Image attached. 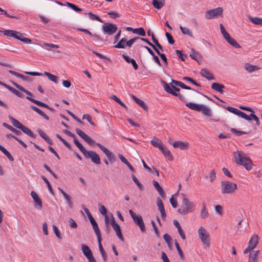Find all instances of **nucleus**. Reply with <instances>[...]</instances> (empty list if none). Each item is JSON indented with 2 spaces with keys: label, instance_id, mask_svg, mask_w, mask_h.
I'll return each instance as SVG.
<instances>
[{
  "label": "nucleus",
  "instance_id": "nucleus-1",
  "mask_svg": "<svg viewBox=\"0 0 262 262\" xmlns=\"http://www.w3.org/2000/svg\"><path fill=\"white\" fill-rule=\"evenodd\" d=\"M234 162L237 165H242L247 170H250L253 167V163L250 158L247 156L245 153L237 150L233 153Z\"/></svg>",
  "mask_w": 262,
  "mask_h": 262
},
{
  "label": "nucleus",
  "instance_id": "nucleus-2",
  "mask_svg": "<svg viewBox=\"0 0 262 262\" xmlns=\"http://www.w3.org/2000/svg\"><path fill=\"white\" fill-rule=\"evenodd\" d=\"M161 83L163 84L165 91L167 93L170 94L174 96L178 97L181 101L185 102L186 103H187L186 98L184 96L180 93H177V92H179L180 91V89L179 88L173 85L172 83H170L171 85L170 86L163 80L161 81Z\"/></svg>",
  "mask_w": 262,
  "mask_h": 262
},
{
  "label": "nucleus",
  "instance_id": "nucleus-3",
  "mask_svg": "<svg viewBox=\"0 0 262 262\" xmlns=\"http://www.w3.org/2000/svg\"><path fill=\"white\" fill-rule=\"evenodd\" d=\"M195 209V205L192 202L189 201L186 198H183L181 208L178 210V212L182 214L186 215L192 212Z\"/></svg>",
  "mask_w": 262,
  "mask_h": 262
},
{
  "label": "nucleus",
  "instance_id": "nucleus-4",
  "mask_svg": "<svg viewBox=\"0 0 262 262\" xmlns=\"http://www.w3.org/2000/svg\"><path fill=\"white\" fill-rule=\"evenodd\" d=\"M186 106L192 110L198 112H202L203 114L208 117L212 116V112L210 108L203 104H198L192 102H187Z\"/></svg>",
  "mask_w": 262,
  "mask_h": 262
},
{
  "label": "nucleus",
  "instance_id": "nucleus-5",
  "mask_svg": "<svg viewBox=\"0 0 262 262\" xmlns=\"http://www.w3.org/2000/svg\"><path fill=\"white\" fill-rule=\"evenodd\" d=\"M221 192L222 194H232L237 189L236 183L229 181H223L221 182Z\"/></svg>",
  "mask_w": 262,
  "mask_h": 262
},
{
  "label": "nucleus",
  "instance_id": "nucleus-6",
  "mask_svg": "<svg viewBox=\"0 0 262 262\" xmlns=\"http://www.w3.org/2000/svg\"><path fill=\"white\" fill-rule=\"evenodd\" d=\"M4 34L7 36L13 37L25 43H31V40L24 37V34L13 30H6L4 31Z\"/></svg>",
  "mask_w": 262,
  "mask_h": 262
},
{
  "label": "nucleus",
  "instance_id": "nucleus-7",
  "mask_svg": "<svg viewBox=\"0 0 262 262\" xmlns=\"http://www.w3.org/2000/svg\"><path fill=\"white\" fill-rule=\"evenodd\" d=\"M223 107L225 109H226L228 111L230 112V113H232L234 114H235L237 115L238 116H239L242 117V118L245 119L246 120L248 121H251L252 120V117H251V115L250 116L247 115L243 112H242L239 110H238L237 108H235L234 107H233L232 106H223Z\"/></svg>",
  "mask_w": 262,
  "mask_h": 262
},
{
  "label": "nucleus",
  "instance_id": "nucleus-8",
  "mask_svg": "<svg viewBox=\"0 0 262 262\" xmlns=\"http://www.w3.org/2000/svg\"><path fill=\"white\" fill-rule=\"evenodd\" d=\"M83 155L86 158H90L92 161L96 164H100V158L99 155L94 151H87L86 149L82 152Z\"/></svg>",
  "mask_w": 262,
  "mask_h": 262
},
{
  "label": "nucleus",
  "instance_id": "nucleus-9",
  "mask_svg": "<svg viewBox=\"0 0 262 262\" xmlns=\"http://www.w3.org/2000/svg\"><path fill=\"white\" fill-rule=\"evenodd\" d=\"M198 233L201 242L204 244L209 246L210 244L209 234L206 230L203 227H201L198 230Z\"/></svg>",
  "mask_w": 262,
  "mask_h": 262
},
{
  "label": "nucleus",
  "instance_id": "nucleus-10",
  "mask_svg": "<svg viewBox=\"0 0 262 262\" xmlns=\"http://www.w3.org/2000/svg\"><path fill=\"white\" fill-rule=\"evenodd\" d=\"M258 236L257 235H252L249 242L248 247L244 251V254H246L254 249L258 243Z\"/></svg>",
  "mask_w": 262,
  "mask_h": 262
},
{
  "label": "nucleus",
  "instance_id": "nucleus-11",
  "mask_svg": "<svg viewBox=\"0 0 262 262\" xmlns=\"http://www.w3.org/2000/svg\"><path fill=\"white\" fill-rule=\"evenodd\" d=\"M223 12V9L222 7H217L215 9L210 10L206 12V18L210 19L222 16Z\"/></svg>",
  "mask_w": 262,
  "mask_h": 262
},
{
  "label": "nucleus",
  "instance_id": "nucleus-12",
  "mask_svg": "<svg viewBox=\"0 0 262 262\" xmlns=\"http://www.w3.org/2000/svg\"><path fill=\"white\" fill-rule=\"evenodd\" d=\"M102 30L104 33L111 35L116 32L117 27L114 24L107 23L102 26Z\"/></svg>",
  "mask_w": 262,
  "mask_h": 262
},
{
  "label": "nucleus",
  "instance_id": "nucleus-13",
  "mask_svg": "<svg viewBox=\"0 0 262 262\" xmlns=\"http://www.w3.org/2000/svg\"><path fill=\"white\" fill-rule=\"evenodd\" d=\"M81 250L84 255L88 259L89 262H97L93 255V253L89 247L84 244L81 245Z\"/></svg>",
  "mask_w": 262,
  "mask_h": 262
},
{
  "label": "nucleus",
  "instance_id": "nucleus-14",
  "mask_svg": "<svg viewBox=\"0 0 262 262\" xmlns=\"http://www.w3.org/2000/svg\"><path fill=\"white\" fill-rule=\"evenodd\" d=\"M96 145L105 154L111 163H113L116 161L115 156L107 148L99 143H97Z\"/></svg>",
  "mask_w": 262,
  "mask_h": 262
},
{
  "label": "nucleus",
  "instance_id": "nucleus-15",
  "mask_svg": "<svg viewBox=\"0 0 262 262\" xmlns=\"http://www.w3.org/2000/svg\"><path fill=\"white\" fill-rule=\"evenodd\" d=\"M75 130L76 133L89 145L95 144V141L81 129L76 128Z\"/></svg>",
  "mask_w": 262,
  "mask_h": 262
},
{
  "label": "nucleus",
  "instance_id": "nucleus-16",
  "mask_svg": "<svg viewBox=\"0 0 262 262\" xmlns=\"http://www.w3.org/2000/svg\"><path fill=\"white\" fill-rule=\"evenodd\" d=\"M31 195L35 202V206L37 207L38 209L40 210L42 207V204L38 194L35 191H32L31 192Z\"/></svg>",
  "mask_w": 262,
  "mask_h": 262
},
{
  "label": "nucleus",
  "instance_id": "nucleus-17",
  "mask_svg": "<svg viewBox=\"0 0 262 262\" xmlns=\"http://www.w3.org/2000/svg\"><path fill=\"white\" fill-rule=\"evenodd\" d=\"M135 223L137 224L141 231L144 232L145 230V226L143 222L142 217L140 215H136L135 219H133Z\"/></svg>",
  "mask_w": 262,
  "mask_h": 262
},
{
  "label": "nucleus",
  "instance_id": "nucleus-18",
  "mask_svg": "<svg viewBox=\"0 0 262 262\" xmlns=\"http://www.w3.org/2000/svg\"><path fill=\"white\" fill-rule=\"evenodd\" d=\"M157 205L158 209L161 213V217L163 219L165 220L166 216V212L164 209V206L162 200L160 198L157 199Z\"/></svg>",
  "mask_w": 262,
  "mask_h": 262
},
{
  "label": "nucleus",
  "instance_id": "nucleus-19",
  "mask_svg": "<svg viewBox=\"0 0 262 262\" xmlns=\"http://www.w3.org/2000/svg\"><path fill=\"white\" fill-rule=\"evenodd\" d=\"M200 74L208 80H214V77L207 69H203L200 72Z\"/></svg>",
  "mask_w": 262,
  "mask_h": 262
},
{
  "label": "nucleus",
  "instance_id": "nucleus-20",
  "mask_svg": "<svg viewBox=\"0 0 262 262\" xmlns=\"http://www.w3.org/2000/svg\"><path fill=\"white\" fill-rule=\"evenodd\" d=\"M26 98L30 100L31 102L36 104V105H38V106H42V107H46V108H48L49 110H51L52 111L53 109L52 108H51V107H50L48 104L43 103V102H42L39 100H35L29 96H27L26 97Z\"/></svg>",
  "mask_w": 262,
  "mask_h": 262
},
{
  "label": "nucleus",
  "instance_id": "nucleus-21",
  "mask_svg": "<svg viewBox=\"0 0 262 262\" xmlns=\"http://www.w3.org/2000/svg\"><path fill=\"white\" fill-rule=\"evenodd\" d=\"M190 57L196 61L199 64H200V62L202 61V59L201 54L193 49L191 50Z\"/></svg>",
  "mask_w": 262,
  "mask_h": 262
},
{
  "label": "nucleus",
  "instance_id": "nucleus-22",
  "mask_svg": "<svg viewBox=\"0 0 262 262\" xmlns=\"http://www.w3.org/2000/svg\"><path fill=\"white\" fill-rule=\"evenodd\" d=\"M152 184L156 189L158 192L159 194L160 195V196L163 199H164L165 198V192L163 189L160 186L159 183L157 181L154 180L152 181Z\"/></svg>",
  "mask_w": 262,
  "mask_h": 262
},
{
  "label": "nucleus",
  "instance_id": "nucleus-23",
  "mask_svg": "<svg viewBox=\"0 0 262 262\" xmlns=\"http://www.w3.org/2000/svg\"><path fill=\"white\" fill-rule=\"evenodd\" d=\"M163 155L167 158L169 160L172 161L173 160V156L170 152V150L167 149L165 145L162 147V148L160 149Z\"/></svg>",
  "mask_w": 262,
  "mask_h": 262
},
{
  "label": "nucleus",
  "instance_id": "nucleus-24",
  "mask_svg": "<svg viewBox=\"0 0 262 262\" xmlns=\"http://www.w3.org/2000/svg\"><path fill=\"white\" fill-rule=\"evenodd\" d=\"M172 145L174 148L179 147L182 150H185L187 148L188 143L182 141H176L173 143Z\"/></svg>",
  "mask_w": 262,
  "mask_h": 262
},
{
  "label": "nucleus",
  "instance_id": "nucleus-25",
  "mask_svg": "<svg viewBox=\"0 0 262 262\" xmlns=\"http://www.w3.org/2000/svg\"><path fill=\"white\" fill-rule=\"evenodd\" d=\"M211 88L216 92H219L221 94H223L224 91L223 89L225 88V86L223 84L214 82L211 84Z\"/></svg>",
  "mask_w": 262,
  "mask_h": 262
},
{
  "label": "nucleus",
  "instance_id": "nucleus-26",
  "mask_svg": "<svg viewBox=\"0 0 262 262\" xmlns=\"http://www.w3.org/2000/svg\"><path fill=\"white\" fill-rule=\"evenodd\" d=\"M225 39L226 40L228 43H229L233 47L235 48H241L239 44L233 38L231 37L230 35L226 37Z\"/></svg>",
  "mask_w": 262,
  "mask_h": 262
},
{
  "label": "nucleus",
  "instance_id": "nucleus-27",
  "mask_svg": "<svg viewBox=\"0 0 262 262\" xmlns=\"http://www.w3.org/2000/svg\"><path fill=\"white\" fill-rule=\"evenodd\" d=\"M122 57H123V58L124 59V60L127 62V63H130L134 69L135 70H137L138 68V64L136 63V61H135V60L133 58H130L127 55H124V54H123L122 55Z\"/></svg>",
  "mask_w": 262,
  "mask_h": 262
},
{
  "label": "nucleus",
  "instance_id": "nucleus-28",
  "mask_svg": "<svg viewBox=\"0 0 262 262\" xmlns=\"http://www.w3.org/2000/svg\"><path fill=\"white\" fill-rule=\"evenodd\" d=\"M9 73L15 76L16 77L18 78H21L23 80L27 81H31V78L27 76H24L19 73H17L15 71H12V70H9Z\"/></svg>",
  "mask_w": 262,
  "mask_h": 262
},
{
  "label": "nucleus",
  "instance_id": "nucleus-29",
  "mask_svg": "<svg viewBox=\"0 0 262 262\" xmlns=\"http://www.w3.org/2000/svg\"><path fill=\"white\" fill-rule=\"evenodd\" d=\"M245 69L249 73H252L261 69L260 67L247 63L245 65Z\"/></svg>",
  "mask_w": 262,
  "mask_h": 262
},
{
  "label": "nucleus",
  "instance_id": "nucleus-30",
  "mask_svg": "<svg viewBox=\"0 0 262 262\" xmlns=\"http://www.w3.org/2000/svg\"><path fill=\"white\" fill-rule=\"evenodd\" d=\"M38 133H39V135L49 144L52 145L53 144V141L52 140L49 138V137L45 133H44L41 129H38L37 130Z\"/></svg>",
  "mask_w": 262,
  "mask_h": 262
},
{
  "label": "nucleus",
  "instance_id": "nucleus-31",
  "mask_svg": "<svg viewBox=\"0 0 262 262\" xmlns=\"http://www.w3.org/2000/svg\"><path fill=\"white\" fill-rule=\"evenodd\" d=\"M150 143L152 146L158 148L159 149L162 148V147L164 145L163 144L161 141L157 138H154V139L150 141Z\"/></svg>",
  "mask_w": 262,
  "mask_h": 262
},
{
  "label": "nucleus",
  "instance_id": "nucleus-32",
  "mask_svg": "<svg viewBox=\"0 0 262 262\" xmlns=\"http://www.w3.org/2000/svg\"><path fill=\"white\" fill-rule=\"evenodd\" d=\"M152 4L155 8L160 9L165 4V0H152Z\"/></svg>",
  "mask_w": 262,
  "mask_h": 262
},
{
  "label": "nucleus",
  "instance_id": "nucleus-33",
  "mask_svg": "<svg viewBox=\"0 0 262 262\" xmlns=\"http://www.w3.org/2000/svg\"><path fill=\"white\" fill-rule=\"evenodd\" d=\"M31 108L37 113L39 115H40L41 116H42L44 119H45L46 120H49V117L45 114L41 110H40L39 108L37 107L36 106L34 105H31L30 106Z\"/></svg>",
  "mask_w": 262,
  "mask_h": 262
},
{
  "label": "nucleus",
  "instance_id": "nucleus-34",
  "mask_svg": "<svg viewBox=\"0 0 262 262\" xmlns=\"http://www.w3.org/2000/svg\"><path fill=\"white\" fill-rule=\"evenodd\" d=\"M259 251H255L253 253H251L249 255V262H256L258 258V254Z\"/></svg>",
  "mask_w": 262,
  "mask_h": 262
},
{
  "label": "nucleus",
  "instance_id": "nucleus-35",
  "mask_svg": "<svg viewBox=\"0 0 262 262\" xmlns=\"http://www.w3.org/2000/svg\"><path fill=\"white\" fill-rule=\"evenodd\" d=\"M113 228L116 232V235L118 236V237L120 239V240L122 242H123L124 237L122 235L120 226L118 224L117 225L114 227Z\"/></svg>",
  "mask_w": 262,
  "mask_h": 262
},
{
  "label": "nucleus",
  "instance_id": "nucleus-36",
  "mask_svg": "<svg viewBox=\"0 0 262 262\" xmlns=\"http://www.w3.org/2000/svg\"><path fill=\"white\" fill-rule=\"evenodd\" d=\"M9 119L11 120L12 124L17 128H18L19 129H21V128L23 127V125L20 122H19L18 120L14 118L13 117L9 116Z\"/></svg>",
  "mask_w": 262,
  "mask_h": 262
},
{
  "label": "nucleus",
  "instance_id": "nucleus-37",
  "mask_svg": "<svg viewBox=\"0 0 262 262\" xmlns=\"http://www.w3.org/2000/svg\"><path fill=\"white\" fill-rule=\"evenodd\" d=\"M170 83H172V84H175V85H176L177 86H180L181 88H182L183 89H185V90H192V89L191 88H190L189 86H187L186 84H185L183 82H182L181 81H177V80H175L172 79L171 80V82Z\"/></svg>",
  "mask_w": 262,
  "mask_h": 262
},
{
  "label": "nucleus",
  "instance_id": "nucleus-38",
  "mask_svg": "<svg viewBox=\"0 0 262 262\" xmlns=\"http://www.w3.org/2000/svg\"><path fill=\"white\" fill-rule=\"evenodd\" d=\"M20 130L28 136L33 138H35L36 137V135L31 131V130L24 125H23Z\"/></svg>",
  "mask_w": 262,
  "mask_h": 262
},
{
  "label": "nucleus",
  "instance_id": "nucleus-39",
  "mask_svg": "<svg viewBox=\"0 0 262 262\" xmlns=\"http://www.w3.org/2000/svg\"><path fill=\"white\" fill-rule=\"evenodd\" d=\"M58 189L60 190L61 193L62 194L63 196L66 200L67 203L68 204L69 207L70 208L72 207V202L71 201V197L68 194H67L60 187L58 188Z\"/></svg>",
  "mask_w": 262,
  "mask_h": 262
},
{
  "label": "nucleus",
  "instance_id": "nucleus-40",
  "mask_svg": "<svg viewBox=\"0 0 262 262\" xmlns=\"http://www.w3.org/2000/svg\"><path fill=\"white\" fill-rule=\"evenodd\" d=\"M249 19L254 24L257 25H262V18L258 17H252L248 16Z\"/></svg>",
  "mask_w": 262,
  "mask_h": 262
},
{
  "label": "nucleus",
  "instance_id": "nucleus-41",
  "mask_svg": "<svg viewBox=\"0 0 262 262\" xmlns=\"http://www.w3.org/2000/svg\"><path fill=\"white\" fill-rule=\"evenodd\" d=\"M11 82L12 83V84L15 86L17 89L21 91V92H23L25 93L26 94H27L29 96H32V93L29 92V91L25 89L24 88L20 85L19 84H17V83L14 82V81H11Z\"/></svg>",
  "mask_w": 262,
  "mask_h": 262
},
{
  "label": "nucleus",
  "instance_id": "nucleus-42",
  "mask_svg": "<svg viewBox=\"0 0 262 262\" xmlns=\"http://www.w3.org/2000/svg\"><path fill=\"white\" fill-rule=\"evenodd\" d=\"M92 225L93 226V229L96 233V235L97 236V240L100 241V239H101V235L100 231L99 229V227H98L97 222L92 224Z\"/></svg>",
  "mask_w": 262,
  "mask_h": 262
},
{
  "label": "nucleus",
  "instance_id": "nucleus-43",
  "mask_svg": "<svg viewBox=\"0 0 262 262\" xmlns=\"http://www.w3.org/2000/svg\"><path fill=\"white\" fill-rule=\"evenodd\" d=\"M3 125L4 127L8 128V129H9L10 130H11V132H12L13 133H14L16 135L19 136V135H21V132L14 128V127H13L12 126H11V125H9L8 124H7L6 123H4L3 124Z\"/></svg>",
  "mask_w": 262,
  "mask_h": 262
},
{
  "label": "nucleus",
  "instance_id": "nucleus-44",
  "mask_svg": "<svg viewBox=\"0 0 262 262\" xmlns=\"http://www.w3.org/2000/svg\"><path fill=\"white\" fill-rule=\"evenodd\" d=\"M209 213L206 209L205 204H202V208L200 212V216L202 219H206L208 217Z\"/></svg>",
  "mask_w": 262,
  "mask_h": 262
},
{
  "label": "nucleus",
  "instance_id": "nucleus-45",
  "mask_svg": "<svg viewBox=\"0 0 262 262\" xmlns=\"http://www.w3.org/2000/svg\"><path fill=\"white\" fill-rule=\"evenodd\" d=\"M98 242L99 251L102 255V256L103 257L104 261H105L107 260V255L102 246L101 239H100V241H98Z\"/></svg>",
  "mask_w": 262,
  "mask_h": 262
},
{
  "label": "nucleus",
  "instance_id": "nucleus-46",
  "mask_svg": "<svg viewBox=\"0 0 262 262\" xmlns=\"http://www.w3.org/2000/svg\"><path fill=\"white\" fill-rule=\"evenodd\" d=\"M44 75H46L48 77V78L51 81H52L56 83L58 82V78L57 76L47 72H45Z\"/></svg>",
  "mask_w": 262,
  "mask_h": 262
},
{
  "label": "nucleus",
  "instance_id": "nucleus-47",
  "mask_svg": "<svg viewBox=\"0 0 262 262\" xmlns=\"http://www.w3.org/2000/svg\"><path fill=\"white\" fill-rule=\"evenodd\" d=\"M0 150L6 156L8 159L11 161H14V158L10 154V153L7 151L3 146L0 145Z\"/></svg>",
  "mask_w": 262,
  "mask_h": 262
},
{
  "label": "nucleus",
  "instance_id": "nucleus-48",
  "mask_svg": "<svg viewBox=\"0 0 262 262\" xmlns=\"http://www.w3.org/2000/svg\"><path fill=\"white\" fill-rule=\"evenodd\" d=\"M126 42V39L125 38H121L120 41L114 46L116 48H124L125 47Z\"/></svg>",
  "mask_w": 262,
  "mask_h": 262
},
{
  "label": "nucleus",
  "instance_id": "nucleus-49",
  "mask_svg": "<svg viewBox=\"0 0 262 262\" xmlns=\"http://www.w3.org/2000/svg\"><path fill=\"white\" fill-rule=\"evenodd\" d=\"M133 33L137 34L141 36H145L146 35L145 31L143 28L134 29Z\"/></svg>",
  "mask_w": 262,
  "mask_h": 262
},
{
  "label": "nucleus",
  "instance_id": "nucleus-50",
  "mask_svg": "<svg viewBox=\"0 0 262 262\" xmlns=\"http://www.w3.org/2000/svg\"><path fill=\"white\" fill-rule=\"evenodd\" d=\"M56 137L62 142V143L70 150L72 149L71 145L64 139H63L59 134H57Z\"/></svg>",
  "mask_w": 262,
  "mask_h": 262
},
{
  "label": "nucleus",
  "instance_id": "nucleus-51",
  "mask_svg": "<svg viewBox=\"0 0 262 262\" xmlns=\"http://www.w3.org/2000/svg\"><path fill=\"white\" fill-rule=\"evenodd\" d=\"M156 53L158 54V55H159V56L161 57V58L162 59V60L164 62V64L167 66V64H168V62H167V59L165 56V55L163 53H161L159 50H158V49L157 48V50H155Z\"/></svg>",
  "mask_w": 262,
  "mask_h": 262
},
{
  "label": "nucleus",
  "instance_id": "nucleus-52",
  "mask_svg": "<svg viewBox=\"0 0 262 262\" xmlns=\"http://www.w3.org/2000/svg\"><path fill=\"white\" fill-rule=\"evenodd\" d=\"M180 29L182 31V33L184 35H187L190 37H193L192 32L191 31L187 28H185L182 26H180Z\"/></svg>",
  "mask_w": 262,
  "mask_h": 262
},
{
  "label": "nucleus",
  "instance_id": "nucleus-53",
  "mask_svg": "<svg viewBox=\"0 0 262 262\" xmlns=\"http://www.w3.org/2000/svg\"><path fill=\"white\" fill-rule=\"evenodd\" d=\"M41 178L42 179V180L47 184L50 192L52 194H54V191L48 180L44 176H41Z\"/></svg>",
  "mask_w": 262,
  "mask_h": 262
},
{
  "label": "nucleus",
  "instance_id": "nucleus-54",
  "mask_svg": "<svg viewBox=\"0 0 262 262\" xmlns=\"http://www.w3.org/2000/svg\"><path fill=\"white\" fill-rule=\"evenodd\" d=\"M73 138V142L74 144L77 146V147L79 148L80 151L82 153L83 151H84L85 148L83 146V145L76 139V137Z\"/></svg>",
  "mask_w": 262,
  "mask_h": 262
},
{
  "label": "nucleus",
  "instance_id": "nucleus-55",
  "mask_svg": "<svg viewBox=\"0 0 262 262\" xmlns=\"http://www.w3.org/2000/svg\"><path fill=\"white\" fill-rule=\"evenodd\" d=\"M0 14H2V15H5L7 16L9 18H14V19H19V16H14V15H11L8 14L7 13V12L5 10H3L1 8H0Z\"/></svg>",
  "mask_w": 262,
  "mask_h": 262
},
{
  "label": "nucleus",
  "instance_id": "nucleus-56",
  "mask_svg": "<svg viewBox=\"0 0 262 262\" xmlns=\"http://www.w3.org/2000/svg\"><path fill=\"white\" fill-rule=\"evenodd\" d=\"M175 246H176V249L179 254V255H180V258L182 259H184V255L183 254V251L182 250H181L178 243L176 241H175Z\"/></svg>",
  "mask_w": 262,
  "mask_h": 262
},
{
  "label": "nucleus",
  "instance_id": "nucleus-57",
  "mask_svg": "<svg viewBox=\"0 0 262 262\" xmlns=\"http://www.w3.org/2000/svg\"><path fill=\"white\" fill-rule=\"evenodd\" d=\"M132 178L133 181L138 186L140 190H142L143 186L142 184L139 181V180L137 179V178L136 177V176L134 174H132Z\"/></svg>",
  "mask_w": 262,
  "mask_h": 262
},
{
  "label": "nucleus",
  "instance_id": "nucleus-58",
  "mask_svg": "<svg viewBox=\"0 0 262 262\" xmlns=\"http://www.w3.org/2000/svg\"><path fill=\"white\" fill-rule=\"evenodd\" d=\"M89 16L90 19L92 20H96L99 22L103 23L102 20L98 16L92 13V12L89 13Z\"/></svg>",
  "mask_w": 262,
  "mask_h": 262
},
{
  "label": "nucleus",
  "instance_id": "nucleus-59",
  "mask_svg": "<svg viewBox=\"0 0 262 262\" xmlns=\"http://www.w3.org/2000/svg\"><path fill=\"white\" fill-rule=\"evenodd\" d=\"M67 5L70 8H71L72 9H73V10H74L76 12H80L82 11V9L81 8L78 7L77 6H76L75 5H74L72 3L67 2Z\"/></svg>",
  "mask_w": 262,
  "mask_h": 262
},
{
  "label": "nucleus",
  "instance_id": "nucleus-60",
  "mask_svg": "<svg viewBox=\"0 0 262 262\" xmlns=\"http://www.w3.org/2000/svg\"><path fill=\"white\" fill-rule=\"evenodd\" d=\"M82 119H86L93 126H95V123L92 121V117L89 114H84L82 116Z\"/></svg>",
  "mask_w": 262,
  "mask_h": 262
},
{
  "label": "nucleus",
  "instance_id": "nucleus-61",
  "mask_svg": "<svg viewBox=\"0 0 262 262\" xmlns=\"http://www.w3.org/2000/svg\"><path fill=\"white\" fill-rule=\"evenodd\" d=\"M136 103L140 106L144 110L147 111L148 110L147 106L145 104L144 102L142 100L139 99Z\"/></svg>",
  "mask_w": 262,
  "mask_h": 262
},
{
  "label": "nucleus",
  "instance_id": "nucleus-62",
  "mask_svg": "<svg viewBox=\"0 0 262 262\" xmlns=\"http://www.w3.org/2000/svg\"><path fill=\"white\" fill-rule=\"evenodd\" d=\"M220 27L221 33L225 38H226V37L228 36L229 35V34L227 32V31L226 30V29L224 28L223 24H220Z\"/></svg>",
  "mask_w": 262,
  "mask_h": 262
},
{
  "label": "nucleus",
  "instance_id": "nucleus-63",
  "mask_svg": "<svg viewBox=\"0 0 262 262\" xmlns=\"http://www.w3.org/2000/svg\"><path fill=\"white\" fill-rule=\"evenodd\" d=\"M140 39V37H134L133 38H132L130 39V40H129L128 41H126V45L129 47H131L132 45L137 40L139 39Z\"/></svg>",
  "mask_w": 262,
  "mask_h": 262
},
{
  "label": "nucleus",
  "instance_id": "nucleus-64",
  "mask_svg": "<svg viewBox=\"0 0 262 262\" xmlns=\"http://www.w3.org/2000/svg\"><path fill=\"white\" fill-rule=\"evenodd\" d=\"M215 210L216 212L220 215H222L223 213V208L220 205H217L215 206Z\"/></svg>",
  "mask_w": 262,
  "mask_h": 262
}]
</instances>
